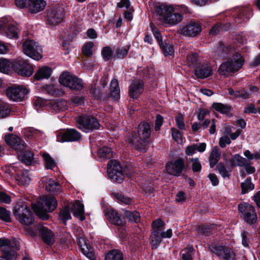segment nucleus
Returning a JSON list of instances; mask_svg holds the SVG:
<instances>
[{
  "instance_id": "1",
  "label": "nucleus",
  "mask_w": 260,
  "mask_h": 260,
  "mask_svg": "<svg viewBox=\"0 0 260 260\" xmlns=\"http://www.w3.org/2000/svg\"><path fill=\"white\" fill-rule=\"evenodd\" d=\"M180 8L185 10V7L159 4L155 6V10L164 23L172 26L179 23L183 19L182 15L178 12Z\"/></svg>"
},
{
  "instance_id": "2",
  "label": "nucleus",
  "mask_w": 260,
  "mask_h": 260,
  "mask_svg": "<svg viewBox=\"0 0 260 260\" xmlns=\"http://www.w3.org/2000/svg\"><path fill=\"white\" fill-rule=\"evenodd\" d=\"M6 142L11 147L18 151V156L20 160L29 165L34 158V154L26 149V145L19 137L13 134L5 136Z\"/></svg>"
},
{
  "instance_id": "3",
  "label": "nucleus",
  "mask_w": 260,
  "mask_h": 260,
  "mask_svg": "<svg viewBox=\"0 0 260 260\" xmlns=\"http://www.w3.org/2000/svg\"><path fill=\"white\" fill-rule=\"evenodd\" d=\"M57 201L52 197L45 196L40 199L32 205V208L36 215L40 218L45 220L49 218L47 212H52L57 207Z\"/></svg>"
},
{
  "instance_id": "4",
  "label": "nucleus",
  "mask_w": 260,
  "mask_h": 260,
  "mask_svg": "<svg viewBox=\"0 0 260 260\" xmlns=\"http://www.w3.org/2000/svg\"><path fill=\"white\" fill-rule=\"evenodd\" d=\"M244 63V57L240 53H235L228 60L221 64L218 72L221 75L228 76L230 73H234L240 70Z\"/></svg>"
},
{
  "instance_id": "5",
  "label": "nucleus",
  "mask_w": 260,
  "mask_h": 260,
  "mask_svg": "<svg viewBox=\"0 0 260 260\" xmlns=\"http://www.w3.org/2000/svg\"><path fill=\"white\" fill-rule=\"evenodd\" d=\"M151 134L150 125L147 122H141L138 127V133H134L129 139V142L135 146L136 148L141 150L144 144L147 141Z\"/></svg>"
},
{
  "instance_id": "6",
  "label": "nucleus",
  "mask_w": 260,
  "mask_h": 260,
  "mask_svg": "<svg viewBox=\"0 0 260 260\" xmlns=\"http://www.w3.org/2000/svg\"><path fill=\"white\" fill-rule=\"evenodd\" d=\"M13 214L16 219L22 224L28 226L33 223V214L26 204L18 202L14 207Z\"/></svg>"
},
{
  "instance_id": "7",
  "label": "nucleus",
  "mask_w": 260,
  "mask_h": 260,
  "mask_svg": "<svg viewBox=\"0 0 260 260\" xmlns=\"http://www.w3.org/2000/svg\"><path fill=\"white\" fill-rule=\"evenodd\" d=\"M19 244L14 240L0 239V249L3 252V257L0 260H14L16 258V250Z\"/></svg>"
},
{
  "instance_id": "8",
  "label": "nucleus",
  "mask_w": 260,
  "mask_h": 260,
  "mask_svg": "<svg viewBox=\"0 0 260 260\" xmlns=\"http://www.w3.org/2000/svg\"><path fill=\"white\" fill-rule=\"evenodd\" d=\"M0 35L10 39L18 38V29L11 18H3L0 19Z\"/></svg>"
},
{
  "instance_id": "9",
  "label": "nucleus",
  "mask_w": 260,
  "mask_h": 260,
  "mask_svg": "<svg viewBox=\"0 0 260 260\" xmlns=\"http://www.w3.org/2000/svg\"><path fill=\"white\" fill-rule=\"evenodd\" d=\"M23 51L27 56L39 60L42 57V48L38 42L31 40H26L22 45Z\"/></svg>"
},
{
  "instance_id": "10",
  "label": "nucleus",
  "mask_w": 260,
  "mask_h": 260,
  "mask_svg": "<svg viewBox=\"0 0 260 260\" xmlns=\"http://www.w3.org/2000/svg\"><path fill=\"white\" fill-rule=\"evenodd\" d=\"M59 83L73 90H80L84 86L82 81L69 72L63 73L59 77Z\"/></svg>"
},
{
  "instance_id": "11",
  "label": "nucleus",
  "mask_w": 260,
  "mask_h": 260,
  "mask_svg": "<svg viewBox=\"0 0 260 260\" xmlns=\"http://www.w3.org/2000/svg\"><path fill=\"white\" fill-rule=\"evenodd\" d=\"M77 127L82 131L88 133L99 129L100 124L97 119L89 116H81L76 119Z\"/></svg>"
},
{
  "instance_id": "12",
  "label": "nucleus",
  "mask_w": 260,
  "mask_h": 260,
  "mask_svg": "<svg viewBox=\"0 0 260 260\" xmlns=\"http://www.w3.org/2000/svg\"><path fill=\"white\" fill-rule=\"evenodd\" d=\"M242 218L247 223L252 224L257 220V215L253 206L246 203H241L238 206Z\"/></svg>"
},
{
  "instance_id": "13",
  "label": "nucleus",
  "mask_w": 260,
  "mask_h": 260,
  "mask_svg": "<svg viewBox=\"0 0 260 260\" xmlns=\"http://www.w3.org/2000/svg\"><path fill=\"white\" fill-rule=\"evenodd\" d=\"M107 172L109 177L113 181L120 183L124 180L121 167L116 160L110 161L107 167Z\"/></svg>"
},
{
  "instance_id": "14",
  "label": "nucleus",
  "mask_w": 260,
  "mask_h": 260,
  "mask_svg": "<svg viewBox=\"0 0 260 260\" xmlns=\"http://www.w3.org/2000/svg\"><path fill=\"white\" fill-rule=\"evenodd\" d=\"M28 90L24 86L14 85L6 90L7 96L12 101L21 102L28 93Z\"/></svg>"
},
{
  "instance_id": "15",
  "label": "nucleus",
  "mask_w": 260,
  "mask_h": 260,
  "mask_svg": "<svg viewBox=\"0 0 260 260\" xmlns=\"http://www.w3.org/2000/svg\"><path fill=\"white\" fill-rule=\"evenodd\" d=\"M64 11L60 6L53 7L47 10V20L50 25L55 26L60 23L64 18Z\"/></svg>"
},
{
  "instance_id": "16",
  "label": "nucleus",
  "mask_w": 260,
  "mask_h": 260,
  "mask_svg": "<svg viewBox=\"0 0 260 260\" xmlns=\"http://www.w3.org/2000/svg\"><path fill=\"white\" fill-rule=\"evenodd\" d=\"M210 250L220 258L226 260H236V255L233 250L226 246L212 245Z\"/></svg>"
},
{
  "instance_id": "17",
  "label": "nucleus",
  "mask_w": 260,
  "mask_h": 260,
  "mask_svg": "<svg viewBox=\"0 0 260 260\" xmlns=\"http://www.w3.org/2000/svg\"><path fill=\"white\" fill-rule=\"evenodd\" d=\"M14 71L22 76L30 77L34 71L32 66L27 61L22 59L15 60Z\"/></svg>"
},
{
  "instance_id": "18",
  "label": "nucleus",
  "mask_w": 260,
  "mask_h": 260,
  "mask_svg": "<svg viewBox=\"0 0 260 260\" xmlns=\"http://www.w3.org/2000/svg\"><path fill=\"white\" fill-rule=\"evenodd\" d=\"M81 139V135L75 129H69L57 135L56 139L59 142L77 141Z\"/></svg>"
},
{
  "instance_id": "19",
  "label": "nucleus",
  "mask_w": 260,
  "mask_h": 260,
  "mask_svg": "<svg viewBox=\"0 0 260 260\" xmlns=\"http://www.w3.org/2000/svg\"><path fill=\"white\" fill-rule=\"evenodd\" d=\"M201 31V26L198 23L191 22L184 26L181 29V34L188 37H194Z\"/></svg>"
},
{
  "instance_id": "20",
  "label": "nucleus",
  "mask_w": 260,
  "mask_h": 260,
  "mask_svg": "<svg viewBox=\"0 0 260 260\" xmlns=\"http://www.w3.org/2000/svg\"><path fill=\"white\" fill-rule=\"evenodd\" d=\"M42 183L45 189L51 193L57 194L61 191L59 183L53 179L44 177L42 180Z\"/></svg>"
},
{
  "instance_id": "21",
  "label": "nucleus",
  "mask_w": 260,
  "mask_h": 260,
  "mask_svg": "<svg viewBox=\"0 0 260 260\" xmlns=\"http://www.w3.org/2000/svg\"><path fill=\"white\" fill-rule=\"evenodd\" d=\"M184 163L181 159L176 160L174 162H170L166 165V170L171 175H179L183 171Z\"/></svg>"
},
{
  "instance_id": "22",
  "label": "nucleus",
  "mask_w": 260,
  "mask_h": 260,
  "mask_svg": "<svg viewBox=\"0 0 260 260\" xmlns=\"http://www.w3.org/2000/svg\"><path fill=\"white\" fill-rule=\"evenodd\" d=\"M77 243L82 253L90 260L94 259V252L93 248L87 243L82 237L77 239Z\"/></svg>"
},
{
  "instance_id": "23",
  "label": "nucleus",
  "mask_w": 260,
  "mask_h": 260,
  "mask_svg": "<svg viewBox=\"0 0 260 260\" xmlns=\"http://www.w3.org/2000/svg\"><path fill=\"white\" fill-rule=\"evenodd\" d=\"M144 90V83L140 80H134L129 87V94L133 99H137Z\"/></svg>"
},
{
  "instance_id": "24",
  "label": "nucleus",
  "mask_w": 260,
  "mask_h": 260,
  "mask_svg": "<svg viewBox=\"0 0 260 260\" xmlns=\"http://www.w3.org/2000/svg\"><path fill=\"white\" fill-rule=\"evenodd\" d=\"M46 6V2L44 0H30L27 9L31 13H37L43 10Z\"/></svg>"
},
{
  "instance_id": "25",
  "label": "nucleus",
  "mask_w": 260,
  "mask_h": 260,
  "mask_svg": "<svg viewBox=\"0 0 260 260\" xmlns=\"http://www.w3.org/2000/svg\"><path fill=\"white\" fill-rule=\"evenodd\" d=\"M105 215L111 223L118 226L122 225V221L119 214L113 209H107L106 210Z\"/></svg>"
},
{
  "instance_id": "26",
  "label": "nucleus",
  "mask_w": 260,
  "mask_h": 260,
  "mask_svg": "<svg viewBox=\"0 0 260 260\" xmlns=\"http://www.w3.org/2000/svg\"><path fill=\"white\" fill-rule=\"evenodd\" d=\"M198 78H206L212 74L211 68L207 64H199L196 67L194 73Z\"/></svg>"
},
{
  "instance_id": "27",
  "label": "nucleus",
  "mask_w": 260,
  "mask_h": 260,
  "mask_svg": "<svg viewBox=\"0 0 260 260\" xmlns=\"http://www.w3.org/2000/svg\"><path fill=\"white\" fill-rule=\"evenodd\" d=\"M38 228L44 241L48 245H51L53 242V235L51 231L43 225H40Z\"/></svg>"
},
{
  "instance_id": "28",
  "label": "nucleus",
  "mask_w": 260,
  "mask_h": 260,
  "mask_svg": "<svg viewBox=\"0 0 260 260\" xmlns=\"http://www.w3.org/2000/svg\"><path fill=\"white\" fill-rule=\"evenodd\" d=\"M15 60H10L6 58H0V72L8 73L11 70H14Z\"/></svg>"
},
{
  "instance_id": "29",
  "label": "nucleus",
  "mask_w": 260,
  "mask_h": 260,
  "mask_svg": "<svg viewBox=\"0 0 260 260\" xmlns=\"http://www.w3.org/2000/svg\"><path fill=\"white\" fill-rule=\"evenodd\" d=\"M72 211L74 216L79 218L80 220L84 219V206L81 202L79 201H76L73 204Z\"/></svg>"
},
{
  "instance_id": "30",
  "label": "nucleus",
  "mask_w": 260,
  "mask_h": 260,
  "mask_svg": "<svg viewBox=\"0 0 260 260\" xmlns=\"http://www.w3.org/2000/svg\"><path fill=\"white\" fill-rule=\"evenodd\" d=\"M206 148V144L205 143H200L199 144H193L188 146L185 150V153L188 156H191L194 154L197 151L203 152Z\"/></svg>"
},
{
  "instance_id": "31",
  "label": "nucleus",
  "mask_w": 260,
  "mask_h": 260,
  "mask_svg": "<svg viewBox=\"0 0 260 260\" xmlns=\"http://www.w3.org/2000/svg\"><path fill=\"white\" fill-rule=\"evenodd\" d=\"M110 95L114 100L117 101L120 98V88L117 79H113L110 83Z\"/></svg>"
},
{
  "instance_id": "32",
  "label": "nucleus",
  "mask_w": 260,
  "mask_h": 260,
  "mask_svg": "<svg viewBox=\"0 0 260 260\" xmlns=\"http://www.w3.org/2000/svg\"><path fill=\"white\" fill-rule=\"evenodd\" d=\"M52 70L50 68L43 67L40 68L35 75V78L37 80L47 79L51 76Z\"/></svg>"
},
{
  "instance_id": "33",
  "label": "nucleus",
  "mask_w": 260,
  "mask_h": 260,
  "mask_svg": "<svg viewBox=\"0 0 260 260\" xmlns=\"http://www.w3.org/2000/svg\"><path fill=\"white\" fill-rule=\"evenodd\" d=\"M248 160L238 154H234L230 160L231 167H243L247 165Z\"/></svg>"
},
{
  "instance_id": "34",
  "label": "nucleus",
  "mask_w": 260,
  "mask_h": 260,
  "mask_svg": "<svg viewBox=\"0 0 260 260\" xmlns=\"http://www.w3.org/2000/svg\"><path fill=\"white\" fill-rule=\"evenodd\" d=\"M220 151L217 147H214L209 157L210 165L211 168H213L214 166L219 161L220 157Z\"/></svg>"
},
{
  "instance_id": "35",
  "label": "nucleus",
  "mask_w": 260,
  "mask_h": 260,
  "mask_svg": "<svg viewBox=\"0 0 260 260\" xmlns=\"http://www.w3.org/2000/svg\"><path fill=\"white\" fill-rule=\"evenodd\" d=\"M182 55L186 58L187 64L189 67L196 68L198 66V55L196 53L182 52Z\"/></svg>"
},
{
  "instance_id": "36",
  "label": "nucleus",
  "mask_w": 260,
  "mask_h": 260,
  "mask_svg": "<svg viewBox=\"0 0 260 260\" xmlns=\"http://www.w3.org/2000/svg\"><path fill=\"white\" fill-rule=\"evenodd\" d=\"M159 46L165 56H172L174 54V50L171 44L166 41L160 42Z\"/></svg>"
},
{
  "instance_id": "37",
  "label": "nucleus",
  "mask_w": 260,
  "mask_h": 260,
  "mask_svg": "<svg viewBox=\"0 0 260 260\" xmlns=\"http://www.w3.org/2000/svg\"><path fill=\"white\" fill-rule=\"evenodd\" d=\"M161 237L159 231H153L150 236L152 248H156L161 242Z\"/></svg>"
},
{
  "instance_id": "38",
  "label": "nucleus",
  "mask_w": 260,
  "mask_h": 260,
  "mask_svg": "<svg viewBox=\"0 0 260 260\" xmlns=\"http://www.w3.org/2000/svg\"><path fill=\"white\" fill-rule=\"evenodd\" d=\"M105 260H123V254L118 250H112L106 255Z\"/></svg>"
},
{
  "instance_id": "39",
  "label": "nucleus",
  "mask_w": 260,
  "mask_h": 260,
  "mask_svg": "<svg viewBox=\"0 0 260 260\" xmlns=\"http://www.w3.org/2000/svg\"><path fill=\"white\" fill-rule=\"evenodd\" d=\"M52 109L56 112L63 111L66 109L67 103L64 101L56 100L52 101L50 103Z\"/></svg>"
},
{
  "instance_id": "40",
  "label": "nucleus",
  "mask_w": 260,
  "mask_h": 260,
  "mask_svg": "<svg viewBox=\"0 0 260 260\" xmlns=\"http://www.w3.org/2000/svg\"><path fill=\"white\" fill-rule=\"evenodd\" d=\"M98 154L100 157L110 159L113 157V152L110 148L103 147L98 151Z\"/></svg>"
},
{
  "instance_id": "41",
  "label": "nucleus",
  "mask_w": 260,
  "mask_h": 260,
  "mask_svg": "<svg viewBox=\"0 0 260 260\" xmlns=\"http://www.w3.org/2000/svg\"><path fill=\"white\" fill-rule=\"evenodd\" d=\"M194 249L192 246H188L182 250L181 255L182 260H192Z\"/></svg>"
},
{
  "instance_id": "42",
  "label": "nucleus",
  "mask_w": 260,
  "mask_h": 260,
  "mask_svg": "<svg viewBox=\"0 0 260 260\" xmlns=\"http://www.w3.org/2000/svg\"><path fill=\"white\" fill-rule=\"evenodd\" d=\"M59 218L60 220L64 224L69 219H71L70 209L68 207H64L60 211L59 214Z\"/></svg>"
},
{
  "instance_id": "43",
  "label": "nucleus",
  "mask_w": 260,
  "mask_h": 260,
  "mask_svg": "<svg viewBox=\"0 0 260 260\" xmlns=\"http://www.w3.org/2000/svg\"><path fill=\"white\" fill-rule=\"evenodd\" d=\"M171 134L173 140L178 144H182L183 141L182 134L176 128H171Z\"/></svg>"
},
{
  "instance_id": "44",
  "label": "nucleus",
  "mask_w": 260,
  "mask_h": 260,
  "mask_svg": "<svg viewBox=\"0 0 260 260\" xmlns=\"http://www.w3.org/2000/svg\"><path fill=\"white\" fill-rule=\"evenodd\" d=\"M10 109L8 105L0 101V118L7 117L10 113Z\"/></svg>"
},
{
  "instance_id": "45",
  "label": "nucleus",
  "mask_w": 260,
  "mask_h": 260,
  "mask_svg": "<svg viewBox=\"0 0 260 260\" xmlns=\"http://www.w3.org/2000/svg\"><path fill=\"white\" fill-rule=\"evenodd\" d=\"M124 215L131 221L138 222L140 220V214L137 211L131 212L129 211H125Z\"/></svg>"
},
{
  "instance_id": "46",
  "label": "nucleus",
  "mask_w": 260,
  "mask_h": 260,
  "mask_svg": "<svg viewBox=\"0 0 260 260\" xmlns=\"http://www.w3.org/2000/svg\"><path fill=\"white\" fill-rule=\"evenodd\" d=\"M45 166L48 169H53L56 166L54 160L47 153L43 154Z\"/></svg>"
},
{
  "instance_id": "47",
  "label": "nucleus",
  "mask_w": 260,
  "mask_h": 260,
  "mask_svg": "<svg viewBox=\"0 0 260 260\" xmlns=\"http://www.w3.org/2000/svg\"><path fill=\"white\" fill-rule=\"evenodd\" d=\"M212 107L217 111L222 114H228L230 111V107L221 103H213Z\"/></svg>"
},
{
  "instance_id": "48",
  "label": "nucleus",
  "mask_w": 260,
  "mask_h": 260,
  "mask_svg": "<svg viewBox=\"0 0 260 260\" xmlns=\"http://www.w3.org/2000/svg\"><path fill=\"white\" fill-rule=\"evenodd\" d=\"M93 46L94 44L91 42L85 43L82 48V51L83 54L86 56H91L93 54L92 49Z\"/></svg>"
},
{
  "instance_id": "49",
  "label": "nucleus",
  "mask_w": 260,
  "mask_h": 260,
  "mask_svg": "<svg viewBox=\"0 0 260 260\" xmlns=\"http://www.w3.org/2000/svg\"><path fill=\"white\" fill-rule=\"evenodd\" d=\"M217 169L221 175V176L224 179L230 178V172L231 170H228L225 168L224 164L222 163H219L217 166Z\"/></svg>"
},
{
  "instance_id": "50",
  "label": "nucleus",
  "mask_w": 260,
  "mask_h": 260,
  "mask_svg": "<svg viewBox=\"0 0 260 260\" xmlns=\"http://www.w3.org/2000/svg\"><path fill=\"white\" fill-rule=\"evenodd\" d=\"M113 52L111 47L106 46L103 48L101 54L105 60H109L112 56Z\"/></svg>"
},
{
  "instance_id": "51",
  "label": "nucleus",
  "mask_w": 260,
  "mask_h": 260,
  "mask_svg": "<svg viewBox=\"0 0 260 260\" xmlns=\"http://www.w3.org/2000/svg\"><path fill=\"white\" fill-rule=\"evenodd\" d=\"M242 193L244 194L249 190L254 189V185L251 183V180L246 179L244 182L241 183Z\"/></svg>"
},
{
  "instance_id": "52",
  "label": "nucleus",
  "mask_w": 260,
  "mask_h": 260,
  "mask_svg": "<svg viewBox=\"0 0 260 260\" xmlns=\"http://www.w3.org/2000/svg\"><path fill=\"white\" fill-rule=\"evenodd\" d=\"M175 122L176 124L177 127L181 131L185 130V125L184 120V116L183 115L179 113L177 115V116L175 117Z\"/></svg>"
},
{
  "instance_id": "53",
  "label": "nucleus",
  "mask_w": 260,
  "mask_h": 260,
  "mask_svg": "<svg viewBox=\"0 0 260 260\" xmlns=\"http://www.w3.org/2000/svg\"><path fill=\"white\" fill-rule=\"evenodd\" d=\"M244 155L247 158L248 161L253 159H258L260 158V151H257L251 153L249 150H246L244 153Z\"/></svg>"
},
{
  "instance_id": "54",
  "label": "nucleus",
  "mask_w": 260,
  "mask_h": 260,
  "mask_svg": "<svg viewBox=\"0 0 260 260\" xmlns=\"http://www.w3.org/2000/svg\"><path fill=\"white\" fill-rule=\"evenodd\" d=\"M0 219L6 222L10 221V212L4 208L0 207Z\"/></svg>"
},
{
  "instance_id": "55",
  "label": "nucleus",
  "mask_w": 260,
  "mask_h": 260,
  "mask_svg": "<svg viewBox=\"0 0 260 260\" xmlns=\"http://www.w3.org/2000/svg\"><path fill=\"white\" fill-rule=\"evenodd\" d=\"M226 29L224 28L221 24H217L215 25L210 30V34L212 35H216L220 31H224Z\"/></svg>"
},
{
  "instance_id": "56",
  "label": "nucleus",
  "mask_w": 260,
  "mask_h": 260,
  "mask_svg": "<svg viewBox=\"0 0 260 260\" xmlns=\"http://www.w3.org/2000/svg\"><path fill=\"white\" fill-rule=\"evenodd\" d=\"M128 47L124 48L121 47L118 49L116 52V57L118 58L123 59L124 58L128 53Z\"/></svg>"
},
{
  "instance_id": "57",
  "label": "nucleus",
  "mask_w": 260,
  "mask_h": 260,
  "mask_svg": "<svg viewBox=\"0 0 260 260\" xmlns=\"http://www.w3.org/2000/svg\"><path fill=\"white\" fill-rule=\"evenodd\" d=\"M164 226V223L160 219H157L152 223L153 231H161L162 228Z\"/></svg>"
},
{
  "instance_id": "58",
  "label": "nucleus",
  "mask_w": 260,
  "mask_h": 260,
  "mask_svg": "<svg viewBox=\"0 0 260 260\" xmlns=\"http://www.w3.org/2000/svg\"><path fill=\"white\" fill-rule=\"evenodd\" d=\"M190 161L192 162V169L193 172H197L201 170L202 166L198 158H191Z\"/></svg>"
},
{
  "instance_id": "59",
  "label": "nucleus",
  "mask_w": 260,
  "mask_h": 260,
  "mask_svg": "<svg viewBox=\"0 0 260 260\" xmlns=\"http://www.w3.org/2000/svg\"><path fill=\"white\" fill-rule=\"evenodd\" d=\"M40 225H41V224H37V225H34L32 227H26L25 231L26 232L31 236V237H34L36 235L37 233V231H39V230L38 229V227Z\"/></svg>"
},
{
  "instance_id": "60",
  "label": "nucleus",
  "mask_w": 260,
  "mask_h": 260,
  "mask_svg": "<svg viewBox=\"0 0 260 260\" xmlns=\"http://www.w3.org/2000/svg\"><path fill=\"white\" fill-rule=\"evenodd\" d=\"M231 143L230 138L228 136H224L220 138L219 145L221 147L224 148L226 145L230 144Z\"/></svg>"
},
{
  "instance_id": "61",
  "label": "nucleus",
  "mask_w": 260,
  "mask_h": 260,
  "mask_svg": "<svg viewBox=\"0 0 260 260\" xmlns=\"http://www.w3.org/2000/svg\"><path fill=\"white\" fill-rule=\"evenodd\" d=\"M0 201L5 204H9L11 202V198L6 193L0 192Z\"/></svg>"
},
{
  "instance_id": "62",
  "label": "nucleus",
  "mask_w": 260,
  "mask_h": 260,
  "mask_svg": "<svg viewBox=\"0 0 260 260\" xmlns=\"http://www.w3.org/2000/svg\"><path fill=\"white\" fill-rule=\"evenodd\" d=\"M117 199L119 202L126 205H129L132 203V200L131 198L125 197L122 194H118L117 195Z\"/></svg>"
},
{
  "instance_id": "63",
  "label": "nucleus",
  "mask_w": 260,
  "mask_h": 260,
  "mask_svg": "<svg viewBox=\"0 0 260 260\" xmlns=\"http://www.w3.org/2000/svg\"><path fill=\"white\" fill-rule=\"evenodd\" d=\"M151 28L154 37L156 39L158 44H159L160 42H163L161 39L160 32L153 24H151Z\"/></svg>"
},
{
  "instance_id": "64",
  "label": "nucleus",
  "mask_w": 260,
  "mask_h": 260,
  "mask_svg": "<svg viewBox=\"0 0 260 260\" xmlns=\"http://www.w3.org/2000/svg\"><path fill=\"white\" fill-rule=\"evenodd\" d=\"M163 122L164 120L162 116L157 115L155 122V131H158L160 129V127L163 124Z\"/></svg>"
}]
</instances>
